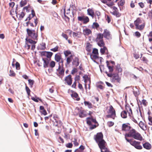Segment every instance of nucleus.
<instances>
[{
    "instance_id": "obj_60",
    "label": "nucleus",
    "mask_w": 152,
    "mask_h": 152,
    "mask_svg": "<svg viewBox=\"0 0 152 152\" xmlns=\"http://www.w3.org/2000/svg\"><path fill=\"white\" fill-rule=\"evenodd\" d=\"M114 124V123L112 121H109L107 122V125L109 127L113 126Z\"/></svg>"
},
{
    "instance_id": "obj_51",
    "label": "nucleus",
    "mask_w": 152,
    "mask_h": 152,
    "mask_svg": "<svg viewBox=\"0 0 152 152\" xmlns=\"http://www.w3.org/2000/svg\"><path fill=\"white\" fill-rule=\"evenodd\" d=\"M29 84L31 87H32L34 83V81L33 80L29 79L28 80Z\"/></svg>"
},
{
    "instance_id": "obj_6",
    "label": "nucleus",
    "mask_w": 152,
    "mask_h": 152,
    "mask_svg": "<svg viewBox=\"0 0 152 152\" xmlns=\"http://www.w3.org/2000/svg\"><path fill=\"white\" fill-rule=\"evenodd\" d=\"M108 115H107V118H112L114 119L116 116L115 111L112 105H110L107 112Z\"/></svg>"
},
{
    "instance_id": "obj_49",
    "label": "nucleus",
    "mask_w": 152,
    "mask_h": 152,
    "mask_svg": "<svg viewBox=\"0 0 152 152\" xmlns=\"http://www.w3.org/2000/svg\"><path fill=\"white\" fill-rule=\"evenodd\" d=\"M26 89L28 95H30L31 91L29 88L26 86Z\"/></svg>"
},
{
    "instance_id": "obj_55",
    "label": "nucleus",
    "mask_w": 152,
    "mask_h": 152,
    "mask_svg": "<svg viewBox=\"0 0 152 152\" xmlns=\"http://www.w3.org/2000/svg\"><path fill=\"white\" fill-rule=\"evenodd\" d=\"M142 104L145 106H146L148 104V102L146 101V100L145 99H143L142 101Z\"/></svg>"
},
{
    "instance_id": "obj_21",
    "label": "nucleus",
    "mask_w": 152,
    "mask_h": 152,
    "mask_svg": "<svg viewBox=\"0 0 152 152\" xmlns=\"http://www.w3.org/2000/svg\"><path fill=\"white\" fill-rule=\"evenodd\" d=\"M87 11L88 15L91 16L92 18H93L94 15V10L92 9L89 8L87 10Z\"/></svg>"
},
{
    "instance_id": "obj_28",
    "label": "nucleus",
    "mask_w": 152,
    "mask_h": 152,
    "mask_svg": "<svg viewBox=\"0 0 152 152\" xmlns=\"http://www.w3.org/2000/svg\"><path fill=\"white\" fill-rule=\"evenodd\" d=\"M84 104L85 105L87 106L88 108H92V105L91 102H89L85 101L84 102Z\"/></svg>"
},
{
    "instance_id": "obj_27",
    "label": "nucleus",
    "mask_w": 152,
    "mask_h": 152,
    "mask_svg": "<svg viewBox=\"0 0 152 152\" xmlns=\"http://www.w3.org/2000/svg\"><path fill=\"white\" fill-rule=\"evenodd\" d=\"M121 117L124 118H126L127 117V113L126 110L122 111L121 114Z\"/></svg>"
},
{
    "instance_id": "obj_25",
    "label": "nucleus",
    "mask_w": 152,
    "mask_h": 152,
    "mask_svg": "<svg viewBox=\"0 0 152 152\" xmlns=\"http://www.w3.org/2000/svg\"><path fill=\"white\" fill-rule=\"evenodd\" d=\"M73 65L76 66H78L79 64V60L78 58L75 57L72 62Z\"/></svg>"
},
{
    "instance_id": "obj_39",
    "label": "nucleus",
    "mask_w": 152,
    "mask_h": 152,
    "mask_svg": "<svg viewBox=\"0 0 152 152\" xmlns=\"http://www.w3.org/2000/svg\"><path fill=\"white\" fill-rule=\"evenodd\" d=\"M79 32H73L72 33L73 37L75 38L76 37H80L79 36Z\"/></svg>"
},
{
    "instance_id": "obj_12",
    "label": "nucleus",
    "mask_w": 152,
    "mask_h": 152,
    "mask_svg": "<svg viewBox=\"0 0 152 152\" xmlns=\"http://www.w3.org/2000/svg\"><path fill=\"white\" fill-rule=\"evenodd\" d=\"M128 113L129 116H131L132 113L131 108L129 104L125 105V110Z\"/></svg>"
},
{
    "instance_id": "obj_13",
    "label": "nucleus",
    "mask_w": 152,
    "mask_h": 152,
    "mask_svg": "<svg viewBox=\"0 0 152 152\" xmlns=\"http://www.w3.org/2000/svg\"><path fill=\"white\" fill-rule=\"evenodd\" d=\"M121 80V78L118 75L114 74L113 75L112 79V81L113 82H115L116 81L118 82H119Z\"/></svg>"
},
{
    "instance_id": "obj_50",
    "label": "nucleus",
    "mask_w": 152,
    "mask_h": 152,
    "mask_svg": "<svg viewBox=\"0 0 152 152\" xmlns=\"http://www.w3.org/2000/svg\"><path fill=\"white\" fill-rule=\"evenodd\" d=\"M55 65V62L53 61H51L50 63V66L52 68L54 67Z\"/></svg>"
},
{
    "instance_id": "obj_1",
    "label": "nucleus",
    "mask_w": 152,
    "mask_h": 152,
    "mask_svg": "<svg viewBox=\"0 0 152 152\" xmlns=\"http://www.w3.org/2000/svg\"><path fill=\"white\" fill-rule=\"evenodd\" d=\"M127 137H132L135 139L140 141L142 140V139L140 134L133 129H131L128 133L125 134V138L126 140V139H127Z\"/></svg>"
},
{
    "instance_id": "obj_19",
    "label": "nucleus",
    "mask_w": 152,
    "mask_h": 152,
    "mask_svg": "<svg viewBox=\"0 0 152 152\" xmlns=\"http://www.w3.org/2000/svg\"><path fill=\"white\" fill-rule=\"evenodd\" d=\"M143 146L147 150L150 149L151 147V144L148 142H146L143 143Z\"/></svg>"
},
{
    "instance_id": "obj_7",
    "label": "nucleus",
    "mask_w": 152,
    "mask_h": 152,
    "mask_svg": "<svg viewBox=\"0 0 152 152\" xmlns=\"http://www.w3.org/2000/svg\"><path fill=\"white\" fill-rule=\"evenodd\" d=\"M126 141L130 143L131 145L134 146L135 148L138 149H141L142 147L140 145V142L137 141L135 140H129L126 139Z\"/></svg>"
},
{
    "instance_id": "obj_61",
    "label": "nucleus",
    "mask_w": 152,
    "mask_h": 152,
    "mask_svg": "<svg viewBox=\"0 0 152 152\" xmlns=\"http://www.w3.org/2000/svg\"><path fill=\"white\" fill-rule=\"evenodd\" d=\"M106 20L107 21L108 23H109L110 22V18L109 16L108 15L106 16Z\"/></svg>"
},
{
    "instance_id": "obj_47",
    "label": "nucleus",
    "mask_w": 152,
    "mask_h": 152,
    "mask_svg": "<svg viewBox=\"0 0 152 152\" xmlns=\"http://www.w3.org/2000/svg\"><path fill=\"white\" fill-rule=\"evenodd\" d=\"M116 69L118 71V72H122V69L120 67V65L119 64L117 65L116 67Z\"/></svg>"
},
{
    "instance_id": "obj_8",
    "label": "nucleus",
    "mask_w": 152,
    "mask_h": 152,
    "mask_svg": "<svg viewBox=\"0 0 152 152\" xmlns=\"http://www.w3.org/2000/svg\"><path fill=\"white\" fill-rule=\"evenodd\" d=\"M102 34L104 37L107 39H110L112 38V36L110 32L107 29L104 30L103 33Z\"/></svg>"
},
{
    "instance_id": "obj_36",
    "label": "nucleus",
    "mask_w": 152,
    "mask_h": 152,
    "mask_svg": "<svg viewBox=\"0 0 152 152\" xmlns=\"http://www.w3.org/2000/svg\"><path fill=\"white\" fill-rule=\"evenodd\" d=\"M112 14L113 15H116V16L118 17L120 16V14L117 10L113 11L112 12Z\"/></svg>"
},
{
    "instance_id": "obj_20",
    "label": "nucleus",
    "mask_w": 152,
    "mask_h": 152,
    "mask_svg": "<svg viewBox=\"0 0 152 152\" xmlns=\"http://www.w3.org/2000/svg\"><path fill=\"white\" fill-rule=\"evenodd\" d=\"M85 83L87 84L89 83V85H90L91 81L90 78L88 77L86 75H85L83 77Z\"/></svg>"
},
{
    "instance_id": "obj_5",
    "label": "nucleus",
    "mask_w": 152,
    "mask_h": 152,
    "mask_svg": "<svg viewBox=\"0 0 152 152\" xmlns=\"http://www.w3.org/2000/svg\"><path fill=\"white\" fill-rule=\"evenodd\" d=\"M103 34L99 33L96 35V41L98 45L100 47H102L105 45V44L103 40Z\"/></svg>"
},
{
    "instance_id": "obj_24",
    "label": "nucleus",
    "mask_w": 152,
    "mask_h": 152,
    "mask_svg": "<svg viewBox=\"0 0 152 152\" xmlns=\"http://www.w3.org/2000/svg\"><path fill=\"white\" fill-rule=\"evenodd\" d=\"M91 58L95 62H96L95 60L98 59L99 58L98 55L96 54H91L90 56Z\"/></svg>"
},
{
    "instance_id": "obj_29",
    "label": "nucleus",
    "mask_w": 152,
    "mask_h": 152,
    "mask_svg": "<svg viewBox=\"0 0 152 152\" xmlns=\"http://www.w3.org/2000/svg\"><path fill=\"white\" fill-rule=\"evenodd\" d=\"M35 15V13L34 10H32L31 14L29 15V16L28 17V20H29L31 18H33Z\"/></svg>"
},
{
    "instance_id": "obj_33",
    "label": "nucleus",
    "mask_w": 152,
    "mask_h": 152,
    "mask_svg": "<svg viewBox=\"0 0 152 152\" xmlns=\"http://www.w3.org/2000/svg\"><path fill=\"white\" fill-rule=\"evenodd\" d=\"M103 48H101L100 49V52L102 54H104L106 50H107V48L104 46L103 47Z\"/></svg>"
},
{
    "instance_id": "obj_44",
    "label": "nucleus",
    "mask_w": 152,
    "mask_h": 152,
    "mask_svg": "<svg viewBox=\"0 0 152 152\" xmlns=\"http://www.w3.org/2000/svg\"><path fill=\"white\" fill-rule=\"evenodd\" d=\"M99 26V24L96 23H94L92 26V28H97Z\"/></svg>"
},
{
    "instance_id": "obj_54",
    "label": "nucleus",
    "mask_w": 152,
    "mask_h": 152,
    "mask_svg": "<svg viewBox=\"0 0 152 152\" xmlns=\"http://www.w3.org/2000/svg\"><path fill=\"white\" fill-rule=\"evenodd\" d=\"M66 146L68 148H72V144L71 143H69L66 144Z\"/></svg>"
},
{
    "instance_id": "obj_59",
    "label": "nucleus",
    "mask_w": 152,
    "mask_h": 152,
    "mask_svg": "<svg viewBox=\"0 0 152 152\" xmlns=\"http://www.w3.org/2000/svg\"><path fill=\"white\" fill-rule=\"evenodd\" d=\"M77 72V69L76 68H74L73 69L72 71L71 74H74Z\"/></svg>"
},
{
    "instance_id": "obj_10",
    "label": "nucleus",
    "mask_w": 152,
    "mask_h": 152,
    "mask_svg": "<svg viewBox=\"0 0 152 152\" xmlns=\"http://www.w3.org/2000/svg\"><path fill=\"white\" fill-rule=\"evenodd\" d=\"M103 3L106 4L108 7H111L113 5V2L111 0H100Z\"/></svg>"
},
{
    "instance_id": "obj_53",
    "label": "nucleus",
    "mask_w": 152,
    "mask_h": 152,
    "mask_svg": "<svg viewBox=\"0 0 152 152\" xmlns=\"http://www.w3.org/2000/svg\"><path fill=\"white\" fill-rule=\"evenodd\" d=\"M92 53L94 54L98 55V50L96 49H94L93 50Z\"/></svg>"
},
{
    "instance_id": "obj_58",
    "label": "nucleus",
    "mask_w": 152,
    "mask_h": 152,
    "mask_svg": "<svg viewBox=\"0 0 152 152\" xmlns=\"http://www.w3.org/2000/svg\"><path fill=\"white\" fill-rule=\"evenodd\" d=\"M15 66L17 69H20V64L17 62L16 63Z\"/></svg>"
},
{
    "instance_id": "obj_37",
    "label": "nucleus",
    "mask_w": 152,
    "mask_h": 152,
    "mask_svg": "<svg viewBox=\"0 0 152 152\" xmlns=\"http://www.w3.org/2000/svg\"><path fill=\"white\" fill-rule=\"evenodd\" d=\"M40 49L41 50H44L46 48L45 44V43H42L40 45Z\"/></svg>"
},
{
    "instance_id": "obj_45",
    "label": "nucleus",
    "mask_w": 152,
    "mask_h": 152,
    "mask_svg": "<svg viewBox=\"0 0 152 152\" xmlns=\"http://www.w3.org/2000/svg\"><path fill=\"white\" fill-rule=\"evenodd\" d=\"M89 21V18L88 17H84L83 22L84 23H86Z\"/></svg>"
},
{
    "instance_id": "obj_26",
    "label": "nucleus",
    "mask_w": 152,
    "mask_h": 152,
    "mask_svg": "<svg viewBox=\"0 0 152 152\" xmlns=\"http://www.w3.org/2000/svg\"><path fill=\"white\" fill-rule=\"evenodd\" d=\"M79 114V116L81 118L84 117L86 116V115L85 113V112L84 110H80Z\"/></svg>"
},
{
    "instance_id": "obj_35",
    "label": "nucleus",
    "mask_w": 152,
    "mask_h": 152,
    "mask_svg": "<svg viewBox=\"0 0 152 152\" xmlns=\"http://www.w3.org/2000/svg\"><path fill=\"white\" fill-rule=\"evenodd\" d=\"M74 144L75 146H77L78 145V142L77 141V140L76 138H74L72 141Z\"/></svg>"
},
{
    "instance_id": "obj_9",
    "label": "nucleus",
    "mask_w": 152,
    "mask_h": 152,
    "mask_svg": "<svg viewBox=\"0 0 152 152\" xmlns=\"http://www.w3.org/2000/svg\"><path fill=\"white\" fill-rule=\"evenodd\" d=\"M129 125L128 123L123 124L122 126V130L125 131H129L131 128Z\"/></svg>"
},
{
    "instance_id": "obj_41",
    "label": "nucleus",
    "mask_w": 152,
    "mask_h": 152,
    "mask_svg": "<svg viewBox=\"0 0 152 152\" xmlns=\"http://www.w3.org/2000/svg\"><path fill=\"white\" fill-rule=\"evenodd\" d=\"M58 46H56L55 48L50 49V50L53 52H56L58 51Z\"/></svg>"
},
{
    "instance_id": "obj_62",
    "label": "nucleus",
    "mask_w": 152,
    "mask_h": 152,
    "mask_svg": "<svg viewBox=\"0 0 152 152\" xmlns=\"http://www.w3.org/2000/svg\"><path fill=\"white\" fill-rule=\"evenodd\" d=\"M148 120L149 121L148 123L149 124L152 125V118L149 117L148 118Z\"/></svg>"
},
{
    "instance_id": "obj_57",
    "label": "nucleus",
    "mask_w": 152,
    "mask_h": 152,
    "mask_svg": "<svg viewBox=\"0 0 152 152\" xmlns=\"http://www.w3.org/2000/svg\"><path fill=\"white\" fill-rule=\"evenodd\" d=\"M78 87L80 90H81L82 91H83V88L82 84H81L79 83H78Z\"/></svg>"
},
{
    "instance_id": "obj_14",
    "label": "nucleus",
    "mask_w": 152,
    "mask_h": 152,
    "mask_svg": "<svg viewBox=\"0 0 152 152\" xmlns=\"http://www.w3.org/2000/svg\"><path fill=\"white\" fill-rule=\"evenodd\" d=\"M138 125L143 130H146V126L144 122L140 121Z\"/></svg>"
},
{
    "instance_id": "obj_4",
    "label": "nucleus",
    "mask_w": 152,
    "mask_h": 152,
    "mask_svg": "<svg viewBox=\"0 0 152 152\" xmlns=\"http://www.w3.org/2000/svg\"><path fill=\"white\" fill-rule=\"evenodd\" d=\"M28 37L34 40V41H37L38 34L35 30H32L29 28L26 29Z\"/></svg>"
},
{
    "instance_id": "obj_30",
    "label": "nucleus",
    "mask_w": 152,
    "mask_h": 152,
    "mask_svg": "<svg viewBox=\"0 0 152 152\" xmlns=\"http://www.w3.org/2000/svg\"><path fill=\"white\" fill-rule=\"evenodd\" d=\"M27 3L26 0H22L20 2V6L22 7L25 5Z\"/></svg>"
},
{
    "instance_id": "obj_43",
    "label": "nucleus",
    "mask_w": 152,
    "mask_h": 152,
    "mask_svg": "<svg viewBox=\"0 0 152 152\" xmlns=\"http://www.w3.org/2000/svg\"><path fill=\"white\" fill-rule=\"evenodd\" d=\"M133 89L134 90L133 93L135 96H138L139 94V90L137 89H136V91H135L134 89Z\"/></svg>"
},
{
    "instance_id": "obj_11",
    "label": "nucleus",
    "mask_w": 152,
    "mask_h": 152,
    "mask_svg": "<svg viewBox=\"0 0 152 152\" xmlns=\"http://www.w3.org/2000/svg\"><path fill=\"white\" fill-rule=\"evenodd\" d=\"M65 81L69 85H71L72 83V78L71 76L69 75L66 76L65 79Z\"/></svg>"
},
{
    "instance_id": "obj_17",
    "label": "nucleus",
    "mask_w": 152,
    "mask_h": 152,
    "mask_svg": "<svg viewBox=\"0 0 152 152\" xmlns=\"http://www.w3.org/2000/svg\"><path fill=\"white\" fill-rule=\"evenodd\" d=\"M56 70L60 75H62L64 74V70L63 68L61 67L60 65L59 66L58 69H57Z\"/></svg>"
},
{
    "instance_id": "obj_63",
    "label": "nucleus",
    "mask_w": 152,
    "mask_h": 152,
    "mask_svg": "<svg viewBox=\"0 0 152 152\" xmlns=\"http://www.w3.org/2000/svg\"><path fill=\"white\" fill-rule=\"evenodd\" d=\"M47 51H42L41 53V55L42 56H46Z\"/></svg>"
},
{
    "instance_id": "obj_2",
    "label": "nucleus",
    "mask_w": 152,
    "mask_h": 152,
    "mask_svg": "<svg viewBox=\"0 0 152 152\" xmlns=\"http://www.w3.org/2000/svg\"><path fill=\"white\" fill-rule=\"evenodd\" d=\"M94 139L98 143L99 147H102L104 145H106V142L103 139V135L101 133H98L94 136Z\"/></svg>"
},
{
    "instance_id": "obj_38",
    "label": "nucleus",
    "mask_w": 152,
    "mask_h": 152,
    "mask_svg": "<svg viewBox=\"0 0 152 152\" xmlns=\"http://www.w3.org/2000/svg\"><path fill=\"white\" fill-rule=\"evenodd\" d=\"M64 54L65 56V57L68 56L69 55L71 54V52L69 50H67L66 51H65L64 52Z\"/></svg>"
},
{
    "instance_id": "obj_40",
    "label": "nucleus",
    "mask_w": 152,
    "mask_h": 152,
    "mask_svg": "<svg viewBox=\"0 0 152 152\" xmlns=\"http://www.w3.org/2000/svg\"><path fill=\"white\" fill-rule=\"evenodd\" d=\"M53 53L50 52H47L46 56L48 58H50L53 55Z\"/></svg>"
},
{
    "instance_id": "obj_23",
    "label": "nucleus",
    "mask_w": 152,
    "mask_h": 152,
    "mask_svg": "<svg viewBox=\"0 0 152 152\" xmlns=\"http://www.w3.org/2000/svg\"><path fill=\"white\" fill-rule=\"evenodd\" d=\"M142 20L139 18H137V20L134 21V24L135 26H137L140 24L142 23Z\"/></svg>"
},
{
    "instance_id": "obj_52",
    "label": "nucleus",
    "mask_w": 152,
    "mask_h": 152,
    "mask_svg": "<svg viewBox=\"0 0 152 152\" xmlns=\"http://www.w3.org/2000/svg\"><path fill=\"white\" fill-rule=\"evenodd\" d=\"M61 36L63 38H65L66 40H68V37L66 34L64 33H62Z\"/></svg>"
},
{
    "instance_id": "obj_16",
    "label": "nucleus",
    "mask_w": 152,
    "mask_h": 152,
    "mask_svg": "<svg viewBox=\"0 0 152 152\" xmlns=\"http://www.w3.org/2000/svg\"><path fill=\"white\" fill-rule=\"evenodd\" d=\"M92 122H93L94 123H96V121L95 119L91 117L88 118H87V123L88 124L91 125V124Z\"/></svg>"
},
{
    "instance_id": "obj_34",
    "label": "nucleus",
    "mask_w": 152,
    "mask_h": 152,
    "mask_svg": "<svg viewBox=\"0 0 152 152\" xmlns=\"http://www.w3.org/2000/svg\"><path fill=\"white\" fill-rule=\"evenodd\" d=\"M19 16V18L20 19H22L25 16V13L23 12H21L18 14Z\"/></svg>"
},
{
    "instance_id": "obj_42",
    "label": "nucleus",
    "mask_w": 152,
    "mask_h": 152,
    "mask_svg": "<svg viewBox=\"0 0 152 152\" xmlns=\"http://www.w3.org/2000/svg\"><path fill=\"white\" fill-rule=\"evenodd\" d=\"M42 60L44 62V67L45 68H46L48 67V61H46L43 58Z\"/></svg>"
},
{
    "instance_id": "obj_46",
    "label": "nucleus",
    "mask_w": 152,
    "mask_h": 152,
    "mask_svg": "<svg viewBox=\"0 0 152 152\" xmlns=\"http://www.w3.org/2000/svg\"><path fill=\"white\" fill-rule=\"evenodd\" d=\"M106 63H107V66L108 68L109 72H112L113 71V67L110 66H109L108 65V61H107Z\"/></svg>"
},
{
    "instance_id": "obj_48",
    "label": "nucleus",
    "mask_w": 152,
    "mask_h": 152,
    "mask_svg": "<svg viewBox=\"0 0 152 152\" xmlns=\"http://www.w3.org/2000/svg\"><path fill=\"white\" fill-rule=\"evenodd\" d=\"M15 75V74L14 72L11 70H10V71L9 75L11 77H14Z\"/></svg>"
},
{
    "instance_id": "obj_15",
    "label": "nucleus",
    "mask_w": 152,
    "mask_h": 152,
    "mask_svg": "<svg viewBox=\"0 0 152 152\" xmlns=\"http://www.w3.org/2000/svg\"><path fill=\"white\" fill-rule=\"evenodd\" d=\"M55 60L58 62L61 61L62 63H63L61 56L59 53H57L55 55Z\"/></svg>"
},
{
    "instance_id": "obj_31",
    "label": "nucleus",
    "mask_w": 152,
    "mask_h": 152,
    "mask_svg": "<svg viewBox=\"0 0 152 152\" xmlns=\"http://www.w3.org/2000/svg\"><path fill=\"white\" fill-rule=\"evenodd\" d=\"M101 150V152H108V151L105 147V145H104L102 147H99Z\"/></svg>"
},
{
    "instance_id": "obj_32",
    "label": "nucleus",
    "mask_w": 152,
    "mask_h": 152,
    "mask_svg": "<svg viewBox=\"0 0 152 152\" xmlns=\"http://www.w3.org/2000/svg\"><path fill=\"white\" fill-rule=\"evenodd\" d=\"M73 56L72 55H70L69 57L66 58V62L67 64H69L72 60Z\"/></svg>"
},
{
    "instance_id": "obj_56",
    "label": "nucleus",
    "mask_w": 152,
    "mask_h": 152,
    "mask_svg": "<svg viewBox=\"0 0 152 152\" xmlns=\"http://www.w3.org/2000/svg\"><path fill=\"white\" fill-rule=\"evenodd\" d=\"M71 96L73 98H77L78 96V94L76 93H74L71 94Z\"/></svg>"
},
{
    "instance_id": "obj_22",
    "label": "nucleus",
    "mask_w": 152,
    "mask_h": 152,
    "mask_svg": "<svg viewBox=\"0 0 152 152\" xmlns=\"http://www.w3.org/2000/svg\"><path fill=\"white\" fill-rule=\"evenodd\" d=\"M145 23L144 21L143 22L141 25H138L137 26H136V28L140 30H142L144 28Z\"/></svg>"
},
{
    "instance_id": "obj_18",
    "label": "nucleus",
    "mask_w": 152,
    "mask_h": 152,
    "mask_svg": "<svg viewBox=\"0 0 152 152\" xmlns=\"http://www.w3.org/2000/svg\"><path fill=\"white\" fill-rule=\"evenodd\" d=\"M91 33V31L88 28L84 29L83 31V34L85 35H88Z\"/></svg>"
},
{
    "instance_id": "obj_64",
    "label": "nucleus",
    "mask_w": 152,
    "mask_h": 152,
    "mask_svg": "<svg viewBox=\"0 0 152 152\" xmlns=\"http://www.w3.org/2000/svg\"><path fill=\"white\" fill-rule=\"evenodd\" d=\"M84 17H83L79 16L78 17V19L79 21H83Z\"/></svg>"
},
{
    "instance_id": "obj_3",
    "label": "nucleus",
    "mask_w": 152,
    "mask_h": 152,
    "mask_svg": "<svg viewBox=\"0 0 152 152\" xmlns=\"http://www.w3.org/2000/svg\"><path fill=\"white\" fill-rule=\"evenodd\" d=\"M25 40V48L27 49H29L30 47V45L29 44L30 43L32 44L31 49L34 50L35 48V44L37 43V41H33L32 39L27 38Z\"/></svg>"
}]
</instances>
